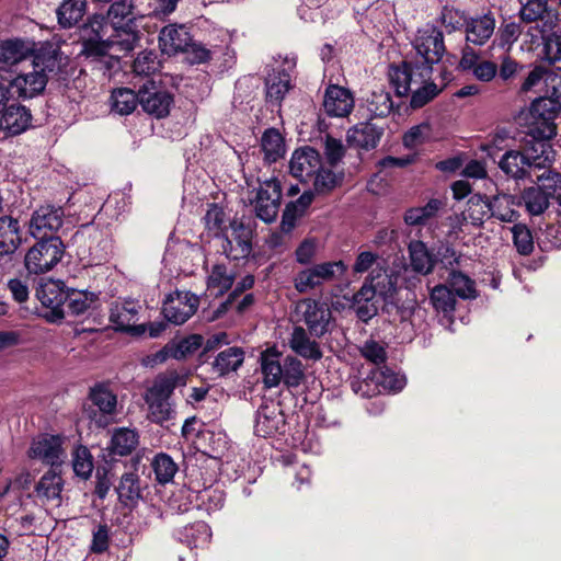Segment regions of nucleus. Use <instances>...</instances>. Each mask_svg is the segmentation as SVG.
Returning a JSON list of instances; mask_svg holds the SVG:
<instances>
[{
	"label": "nucleus",
	"mask_w": 561,
	"mask_h": 561,
	"mask_svg": "<svg viewBox=\"0 0 561 561\" xmlns=\"http://www.w3.org/2000/svg\"><path fill=\"white\" fill-rule=\"evenodd\" d=\"M64 65V56L59 42H43L42 48L31 61V68L20 71L9 84L21 99H33L42 94L47 85L50 73H57Z\"/></svg>",
	"instance_id": "obj_1"
},
{
	"label": "nucleus",
	"mask_w": 561,
	"mask_h": 561,
	"mask_svg": "<svg viewBox=\"0 0 561 561\" xmlns=\"http://www.w3.org/2000/svg\"><path fill=\"white\" fill-rule=\"evenodd\" d=\"M432 72L433 68L427 66L416 70L408 65H398L390 67L389 79L399 96L411 93V107L420 108L439 93V89L431 80Z\"/></svg>",
	"instance_id": "obj_2"
},
{
	"label": "nucleus",
	"mask_w": 561,
	"mask_h": 561,
	"mask_svg": "<svg viewBox=\"0 0 561 561\" xmlns=\"http://www.w3.org/2000/svg\"><path fill=\"white\" fill-rule=\"evenodd\" d=\"M182 380L176 371L159 375L154 379L144 397L148 405V419L151 422L162 425L173 417L175 411L170 397Z\"/></svg>",
	"instance_id": "obj_3"
},
{
	"label": "nucleus",
	"mask_w": 561,
	"mask_h": 561,
	"mask_svg": "<svg viewBox=\"0 0 561 561\" xmlns=\"http://www.w3.org/2000/svg\"><path fill=\"white\" fill-rule=\"evenodd\" d=\"M534 151L540 152V154L527 157L517 150L507 151L500 160L499 167L512 178H531L534 170L549 168L552 163V158L550 157L552 150L547 142L538 141Z\"/></svg>",
	"instance_id": "obj_4"
},
{
	"label": "nucleus",
	"mask_w": 561,
	"mask_h": 561,
	"mask_svg": "<svg viewBox=\"0 0 561 561\" xmlns=\"http://www.w3.org/2000/svg\"><path fill=\"white\" fill-rule=\"evenodd\" d=\"M413 48L414 55L403 60L401 65H408L416 70L425 66L433 68L445 53L442 31L432 25L419 30L413 41Z\"/></svg>",
	"instance_id": "obj_5"
},
{
	"label": "nucleus",
	"mask_w": 561,
	"mask_h": 561,
	"mask_svg": "<svg viewBox=\"0 0 561 561\" xmlns=\"http://www.w3.org/2000/svg\"><path fill=\"white\" fill-rule=\"evenodd\" d=\"M26 252L24 264L30 274H45L50 272L62 259L65 244L59 237L39 238Z\"/></svg>",
	"instance_id": "obj_6"
},
{
	"label": "nucleus",
	"mask_w": 561,
	"mask_h": 561,
	"mask_svg": "<svg viewBox=\"0 0 561 561\" xmlns=\"http://www.w3.org/2000/svg\"><path fill=\"white\" fill-rule=\"evenodd\" d=\"M347 271L343 261L323 262L298 272L294 278L297 291L304 294L324 283L333 282Z\"/></svg>",
	"instance_id": "obj_7"
},
{
	"label": "nucleus",
	"mask_w": 561,
	"mask_h": 561,
	"mask_svg": "<svg viewBox=\"0 0 561 561\" xmlns=\"http://www.w3.org/2000/svg\"><path fill=\"white\" fill-rule=\"evenodd\" d=\"M295 312L304 321L311 335L321 337L329 332L332 312L325 302L305 298L296 304Z\"/></svg>",
	"instance_id": "obj_8"
},
{
	"label": "nucleus",
	"mask_w": 561,
	"mask_h": 561,
	"mask_svg": "<svg viewBox=\"0 0 561 561\" xmlns=\"http://www.w3.org/2000/svg\"><path fill=\"white\" fill-rule=\"evenodd\" d=\"M41 43L30 38H10L0 41V69H13L34 56L42 48Z\"/></svg>",
	"instance_id": "obj_9"
},
{
	"label": "nucleus",
	"mask_w": 561,
	"mask_h": 561,
	"mask_svg": "<svg viewBox=\"0 0 561 561\" xmlns=\"http://www.w3.org/2000/svg\"><path fill=\"white\" fill-rule=\"evenodd\" d=\"M280 198L282 187L277 179L261 182L254 201L256 216L265 222L274 221L279 210Z\"/></svg>",
	"instance_id": "obj_10"
},
{
	"label": "nucleus",
	"mask_w": 561,
	"mask_h": 561,
	"mask_svg": "<svg viewBox=\"0 0 561 561\" xmlns=\"http://www.w3.org/2000/svg\"><path fill=\"white\" fill-rule=\"evenodd\" d=\"M36 297L42 306L47 309L44 317L48 321L56 322L64 319L68 294L61 282L48 280L41 284L36 289Z\"/></svg>",
	"instance_id": "obj_11"
},
{
	"label": "nucleus",
	"mask_w": 561,
	"mask_h": 561,
	"mask_svg": "<svg viewBox=\"0 0 561 561\" xmlns=\"http://www.w3.org/2000/svg\"><path fill=\"white\" fill-rule=\"evenodd\" d=\"M198 297L190 291L170 294L163 302L164 318L176 325L186 322L197 310Z\"/></svg>",
	"instance_id": "obj_12"
},
{
	"label": "nucleus",
	"mask_w": 561,
	"mask_h": 561,
	"mask_svg": "<svg viewBox=\"0 0 561 561\" xmlns=\"http://www.w3.org/2000/svg\"><path fill=\"white\" fill-rule=\"evenodd\" d=\"M561 111V103L553 96L539 98L531 103L530 114L541 121V127L537 128L535 138L549 140L557 135L553 119Z\"/></svg>",
	"instance_id": "obj_13"
},
{
	"label": "nucleus",
	"mask_w": 561,
	"mask_h": 561,
	"mask_svg": "<svg viewBox=\"0 0 561 561\" xmlns=\"http://www.w3.org/2000/svg\"><path fill=\"white\" fill-rule=\"evenodd\" d=\"M141 305L135 300H124L112 305L110 321L116 330L129 332L133 335H141L146 332L145 324H137Z\"/></svg>",
	"instance_id": "obj_14"
},
{
	"label": "nucleus",
	"mask_w": 561,
	"mask_h": 561,
	"mask_svg": "<svg viewBox=\"0 0 561 561\" xmlns=\"http://www.w3.org/2000/svg\"><path fill=\"white\" fill-rule=\"evenodd\" d=\"M27 456L51 467L60 465L65 457L61 437L47 434L35 437Z\"/></svg>",
	"instance_id": "obj_15"
},
{
	"label": "nucleus",
	"mask_w": 561,
	"mask_h": 561,
	"mask_svg": "<svg viewBox=\"0 0 561 561\" xmlns=\"http://www.w3.org/2000/svg\"><path fill=\"white\" fill-rule=\"evenodd\" d=\"M286 421L279 403L271 401L262 404L254 424V433L261 437H272L285 431Z\"/></svg>",
	"instance_id": "obj_16"
},
{
	"label": "nucleus",
	"mask_w": 561,
	"mask_h": 561,
	"mask_svg": "<svg viewBox=\"0 0 561 561\" xmlns=\"http://www.w3.org/2000/svg\"><path fill=\"white\" fill-rule=\"evenodd\" d=\"M229 229L222 243L224 252L232 260L247 257L251 253L252 229L237 219L230 222Z\"/></svg>",
	"instance_id": "obj_17"
},
{
	"label": "nucleus",
	"mask_w": 561,
	"mask_h": 561,
	"mask_svg": "<svg viewBox=\"0 0 561 561\" xmlns=\"http://www.w3.org/2000/svg\"><path fill=\"white\" fill-rule=\"evenodd\" d=\"M64 221V210L54 205H43L32 214L28 230L34 238H46L56 232Z\"/></svg>",
	"instance_id": "obj_18"
},
{
	"label": "nucleus",
	"mask_w": 561,
	"mask_h": 561,
	"mask_svg": "<svg viewBox=\"0 0 561 561\" xmlns=\"http://www.w3.org/2000/svg\"><path fill=\"white\" fill-rule=\"evenodd\" d=\"M89 399L96 411H91L90 417L95 420L99 426H106L108 416L117 412V397L107 385L99 383L91 388Z\"/></svg>",
	"instance_id": "obj_19"
},
{
	"label": "nucleus",
	"mask_w": 561,
	"mask_h": 561,
	"mask_svg": "<svg viewBox=\"0 0 561 561\" xmlns=\"http://www.w3.org/2000/svg\"><path fill=\"white\" fill-rule=\"evenodd\" d=\"M11 92L3 100L0 107V128L7 130L11 135H19L27 129L31 124L30 111L15 102L9 104Z\"/></svg>",
	"instance_id": "obj_20"
},
{
	"label": "nucleus",
	"mask_w": 561,
	"mask_h": 561,
	"mask_svg": "<svg viewBox=\"0 0 561 561\" xmlns=\"http://www.w3.org/2000/svg\"><path fill=\"white\" fill-rule=\"evenodd\" d=\"M108 18L103 14L92 15L82 28L84 50L88 55H96L100 45H106L110 39L108 31L117 30V26L107 22Z\"/></svg>",
	"instance_id": "obj_21"
},
{
	"label": "nucleus",
	"mask_w": 561,
	"mask_h": 561,
	"mask_svg": "<svg viewBox=\"0 0 561 561\" xmlns=\"http://www.w3.org/2000/svg\"><path fill=\"white\" fill-rule=\"evenodd\" d=\"M320 168V154L311 147H304L295 150L289 162L291 175L300 181H307L312 178L318 173Z\"/></svg>",
	"instance_id": "obj_22"
},
{
	"label": "nucleus",
	"mask_w": 561,
	"mask_h": 561,
	"mask_svg": "<svg viewBox=\"0 0 561 561\" xmlns=\"http://www.w3.org/2000/svg\"><path fill=\"white\" fill-rule=\"evenodd\" d=\"M323 107L330 116L346 117L354 107L353 94L340 85H329L325 90Z\"/></svg>",
	"instance_id": "obj_23"
},
{
	"label": "nucleus",
	"mask_w": 561,
	"mask_h": 561,
	"mask_svg": "<svg viewBox=\"0 0 561 561\" xmlns=\"http://www.w3.org/2000/svg\"><path fill=\"white\" fill-rule=\"evenodd\" d=\"M496 21L489 12L469 18L465 22L466 39L476 46H483L494 34Z\"/></svg>",
	"instance_id": "obj_24"
},
{
	"label": "nucleus",
	"mask_w": 561,
	"mask_h": 561,
	"mask_svg": "<svg viewBox=\"0 0 561 561\" xmlns=\"http://www.w3.org/2000/svg\"><path fill=\"white\" fill-rule=\"evenodd\" d=\"M191 41V35L184 25H167L159 35L160 48L167 55L184 51L190 46Z\"/></svg>",
	"instance_id": "obj_25"
},
{
	"label": "nucleus",
	"mask_w": 561,
	"mask_h": 561,
	"mask_svg": "<svg viewBox=\"0 0 561 561\" xmlns=\"http://www.w3.org/2000/svg\"><path fill=\"white\" fill-rule=\"evenodd\" d=\"M172 103V96L165 91H157L146 85L139 90V104L145 112L154 115L158 118L169 114Z\"/></svg>",
	"instance_id": "obj_26"
},
{
	"label": "nucleus",
	"mask_w": 561,
	"mask_h": 561,
	"mask_svg": "<svg viewBox=\"0 0 561 561\" xmlns=\"http://www.w3.org/2000/svg\"><path fill=\"white\" fill-rule=\"evenodd\" d=\"M21 244L19 221L9 216L0 217V257H10Z\"/></svg>",
	"instance_id": "obj_27"
},
{
	"label": "nucleus",
	"mask_w": 561,
	"mask_h": 561,
	"mask_svg": "<svg viewBox=\"0 0 561 561\" xmlns=\"http://www.w3.org/2000/svg\"><path fill=\"white\" fill-rule=\"evenodd\" d=\"M289 345L297 355L306 359L319 360L322 357L319 343L311 340L307 331L301 327L294 329Z\"/></svg>",
	"instance_id": "obj_28"
},
{
	"label": "nucleus",
	"mask_w": 561,
	"mask_h": 561,
	"mask_svg": "<svg viewBox=\"0 0 561 561\" xmlns=\"http://www.w3.org/2000/svg\"><path fill=\"white\" fill-rule=\"evenodd\" d=\"M381 135V129L371 123L364 122L348 129L347 142L359 148H375Z\"/></svg>",
	"instance_id": "obj_29"
},
{
	"label": "nucleus",
	"mask_w": 561,
	"mask_h": 561,
	"mask_svg": "<svg viewBox=\"0 0 561 561\" xmlns=\"http://www.w3.org/2000/svg\"><path fill=\"white\" fill-rule=\"evenodd\" d=\"M139 443L138 432L129 427L114 430L108 449L111 454L127 456L133 453Z\"/></svg>",
	"instance_id": "obj_30"
},
{
	"label": "nucleus",
	"mask_w": 561,
	"mask_h": 561,
	"mask_svg": "<svg viewBox=\"0 0 561 561\" xmlns=\"http://www.w3.org/2000/svg\"><path fill=\"white\" fill-rule=\"evenodd\" d=\"M236 278L232 270L224 264L213 266L207 278V290L210 295L220 296L231 288Z\"/></svg>",
	"instance_id": "obj_31"
},
{
	"label": "nucleus",
	"mask_w": 561,
	"mask_h": 561,
	"mask_svg": "<svg viewBox=\"0 0 561 561\" xmlns=\"http://www.w3.org/2000/svg\"><path fill=\"white\" fill-rule=\"evenodd\" d=\"M266 100L272 104H279L285 94L290 89V76L286 71H276L268 73L265 80Z\"/></svg>",
	"instance_id": "obj_32"
},
{
	"label": "nucleus",
	"mask_w": 561,
	"mask_h": 561,
	"mask_svg": "<svg viewBox=\"0 0 561 561\" xmlns=\"http://www.w3.org/2000/svg\"><path fill=\"white\" fill-rule=\"evenodd\" d=\"M87 0H64L57 11L58 24L64 28L76 25L84 15Z\"/></svg>",
	"instance_id": "obj_33"
},
{
	"label": "nucleus",
	"mask_w": 561,
	"mask_h": 561,
	"mask_svg": "<svg viewBox=\"0 0 561 561\" xmlns=\"http://www.w3.org/2000/svg\"><path fill=\"white\" fill-rule=\"evenodd\" d=\"M444 206V201L432 198L424 206L408 209L404 214V221L409 226L425 225L430 219L434 218Z\"/></svg>",
	"instance_id": "obj_34"
},
{
	"label": "nucleus",
	"mask_w": 561,
	"mask_h": 561,
	"mask_svg": "<svg viewBox=\"0 0 561 561\" xmlns=\"http://www.w3.org/2000/svg\"><path fill=\"white\" fill-rule=\"evenodd\" d=\"M514 206V198L511 195H495L490 199V217L503 222H515L519 215Z\"/></svg>",
	"instance_id": "obj_35"
},
{
	"label": "nucleus",
	"mask_w": 561,
	"mask_h": 561,
	"mask_svg": "<svg viewBox=\"0 0 561 561\" xmlns=\"http://www.w3.org/2000/svg\"><path fill=\"white\" fill-rule=\"evenodd\" d=\"M244 360V352L242 348L232 346L220 352L214 363L213 368L219 375H227L231 371H236Z\"/></svg>",
	"instance_id": "obj_36"
},
{
	"label": "nucleus",
	"mask_w": 561,
	"mask_h": 561,
	"mask_svg": "<svg viewBox=\"0 0 561 561\" xmlns=\"http://www.w3.org/2000/svg\"><path fill=\"white\" fill-rule=\"evenodd\" d=\"M211 538L210 527L204 522L185 526L180 534V540L191 548H204Z\"/></svg>",
	"instance_id": "obj_37"
},
{
	"label": "nucleus",
	"mask_w": 561,
	"mask_h": 561,
	"mask_svg": "<svg viewBox=\"0 0 561 561\" xmlns=\"http://www.w3.org/2000/svg\"><path fill=\"white\" fill-rule=\"evenodd\" d=\"M261 148L266 162L273 163L280 159L285 153V144L280 133L274 128L265 130L261 139Z\"/></svg>",
	"instance_id": "obj_38"
},
{
	"label": "nucleus",
	"mask_w": 561,
	"mask_h": 561,
	"mask_svg": "<svg viewBox=\"0 0 561 561\" xmlns=\"http://www.w3.org/2000/svg\"><path fill=\"white\" fill-rule=\"evenodd\" d=\"M115 31L117 32V34L115 36H110V39L106 43V45H100L98 47L96 56H102L111 51L129 53L135 48L136 43L138 41V36L135 32L123 31L121 33L118 28Z\"/></svg>",
	"instance_id": "obj_39"
},
{
	"label": "nucleus",
	"mask_w": 561,
	"mask_h": 561,
	"mask_svg": "<svg viewBox=\"0 0 561 561\" xmlns=\"http://www.w3.org/2000/svg\"><path fill=\"white\" fill-rule=\"evenodd\" d=\"M462 216L465 221L477 227L481 226L486 218H490V199L481 195L471 196Z\"/></svg>",
	"instance_id": "obj_40"
},
{
	"label": "nucleus",
	"mask_w": 561,
	"mask_h": 561,
	"mask_svg": "<svg viewBox=\"0 0 561 561\" xmlns=\"http://www.w3.org/2000/svg\"><path fill=\"white\" fill-rule=\"evenodd\" d=\"M263 382L266 388H274L283 382V363L277 355L263 354L261 358Z\"/></svg>",
	"instance_id": "obj_41"
},
{
	"label": "nucleus",
	"mask_w": 561,
	"mask_h": 561,
	"mask_svg": "<svg viewBox=\"0 0 561 561\" xmlns=\"http://www.w3.org/2000/svg\"><path fill=\"white\" fill-rule=\"evenodd\" d=\"M62 479L54 471L46 472L36 485V494L45 501H60Z\"/></svg>",
	"instance_id": "obj_42"
},
{
	"label": "nucleus",
	"mask_w": 561,
	"mask_h": 561,
	"mask_svg": "<svg viewBox=\"0 0 561 561\" xmlns=\"http://www.w3.org/2000/svg\"><path fill=\"white\" fill-rule=\"evenodd\" d=\"M448 284L455 295L461 299H474L478 296L476 282L461 272L451 270Z\"/></svg>",
	"instance_id": "obj_43"
},
{
	"label": "nucleus",
	"mask_w": 561,
	"mask_h": 561,
	"mask_svg": "<svg viewBox=\"0 0 561 561\" xmlns=\"http://www.w3.org/2000/svg\"><path fill=\"white\" fill-rule=\"evenodd\" d=\"M371 381H375L378 389L380 387L382 390L389 391H400L405 386V377L387 367L373 370Z\"/></svg>",
	"instance_id": "obj_44"
},
{
	"label": "nucleus",
	"mask_w": 561,
	"mask_h": 561,
	"mask_svg": "<svg viewBox=\"0 0 561 561\" xmlns=\"http://www.w3.org/2000/svg\"><path fill=\"white\" fill-rule=\"evenodd\" d=\"M118 499L122 502H133L141 496V484L136 472L129 471L122 474L116 485Z\"/></svg>",
	"instance_id": "obj_45"
},
{
	"label": "nucleus",
	"mask_w": 561,
	"mask_h": 561,
	"mask_svg": "<svg viewBox=\"0 0 561 561\" xmlns=\"http://www.w3.org/2000/svg\"><path fill=\"white\" fill-rule=\"evenodd\" d=\"M112 110L119 115H128L136 108L139 103V93L136 94L133 90L121 88L114 90L112 93Z\"/></svg>",
	"instance_id": "obj_46"
},
{
	"label": "nucleus",
	"mask_w": 561,
	"mask_h": 561,
	"mask_svg": "<svg viewBox=\"0 0 561 561\" xmlns=\"http://www.w3.org/2000/svg\"><path fill=\"white\" fill-rule=\"evenodd\" d=\"M411 266L421 274H428L433 270V260L426 245L421 241L411 242L409 245Z\"/></svg>",
	"instance_id": "obj_47"
},
{
	"label": "nucleus",
	"mask_w": 561,
	"mask_h": 561,
	"mask_svg": "<svg viewBox=\"0 0 561 561\" xmlns=\"http://www.w3.org/2000/svg\"><path fill=\"white\" fill-rule=\"evenodd\" d=\"M431 304L437 312L450 314L455 310L456 297L446 285H437L431 291Z\"/></svg>",
	"instance_id": "obj_48"
},
{
	"label": "nucleus",
	"mask_w": 561,
	"mask_h": 561,
	"mask_svg": "<svg viewBox=\"0 0 561 561\" xmlns=\"http://www.w3.org/2000/svg\"><path fill=\"white\" fill-rule=\"evenodd\" d=\"M151 467L154 472L156 480L161 484L171 482L178 471V465L164 453L158 454L152 459Z\"/></svg>",
	"instance_id": "obj_49"
},
{
	"label": "nucleus",
	"mask_w": 561,
	"mask_h": 561,
	"mask_svg": "<svg viewBox=\"0 0 561 561\" xmlns=\"http://www.w3.org/2000/svg\"><path fill=\"white\" fill-rule=\"evenodd\" d=\"M197 506L208 514L220 510L224 505L225 494L217 488H205L195 495Z\"/></svg>",
	"instance_id": "obj_50"
},
{
	"label": "nucleus",
	"mask_w": 561,
	"mask_h": 561,
	"mask_svg": "<svg viewBox=\"0 0 561 561\" xmlns=\"http://www.w3.org/2000/svg\"><path fill=\"white\" fill-rule=\"evenodd\" d=\"M549 197L537 186L529 187L523 193L526 209L531 215L542 214L549 206Z\"/></svg>",
	"instance_id": "obj_51"
},
{
	"label": "nucleus",
	"mask_w": 561,
	"mask_h": 561,
	"mask_svg": "<svg viewBox=\"0 0 561 561\" xmlns=\"http://www.w3.org/2000/svg\"><path fill=\"white\" fill-rule=\"evenodd\" d=\"M368 111L375 117H385L392 111L393 103L389 92L383 90L374 91L367 99Z\"/></svg>",
	"instance_id": "obj_52"
},
{
	"label": "nucleus",
	"mask_w": 561,
	"mask_h": 561,
	"mask_svg": "<svg viewBox=\"0 0 561 561\" xmlns=\"http://www.w3.org/2000/svg\"><path fill=\"white\" fill-rule=\"evenodd\" d=\"M305 377L302 364L296 357L287 356L283 362V383L287 388L298 387Z\"/></svg>",
	"instance_id": "obj_53"
},
{
	"label": "nucleus",
	"mask_w": 561,
	"mask_h": 561,
	"mask_svg": "<svg viewBox=\"0 0 561 561\" xmlns=\"http://www.w3.org/2000/svg\"><path fill=\"white\" fill-rule=\"evenodd\" d=\"M172 348V358L183 359L194 354L203 345V336L199 334H191L179 341L170 342Z\"/></svg>",
	"instance_id": "obj_54"
},
{
	"label": "nucleus",
	"mask_w": 561,
	"mask_h": 561,
	"mask_svg": "<svg viewBox=\"0 0 561 561\" xmlns=\"http://www.w3.org/2000/svg\"><path fill=\"white\" fill-rule=\"evenodd\" d=\"M93 458L90 450L84 446H78L72 454V468L75 473L88 479L93 471Z\"/></svg>",
	"instance_id": "obj_55"
},
{
	"label": "nucleus",
	"mask_w": 561,
	"mask_h": 561,
	"mask_svg": "<svg viewBox=\"0 0 561 561\" xmlns=\"http://www.w3.org/2000/svg\"><path fill=\"white\" fill-rule=\"evenodd\" d=\"M548 14L547 0H527L519 10L522 21L526 23L542 21Z\"/></svg>",
	"instance_id": "obj_56"
},
{
	"label": "nucleus",
	"mask_w": 561,
	"mask_h": 561,
	"mask_svg": "<svg viewBox=\"0 0 561 561\" xmlns=\"http://www.w3.org/2000/svg\"><path fill=\"white\" fill-rule=\"evenodd\" d=\"M134 72L138 76H150L160 69L158 56L152 50H144L138 54L133 65Z\"/></svg>",
	"instance_id": "obj_57"
},
{
	"label": "nucleus",
	"mask_w": 561,
	"mask_h": 561,
	"mask_svg": "<svg viewBox=\"0 0 561 561\" xmlns=\"http://www.w3.org/2000/svg\"><path fill=\"white\" fill-rule=\"evenodd\" d=\"M538 188H540L549 198L558 199L561 195V174L548 170L536 176Z\"/></svg>",
	"instance_id": "obj_58"
},
{
	"label": "nucleus",
	"mask_w": 561,
	"mask_h": 561,
	"mask_svg": "<svg viewBox=\"0 0 561 561\" xmlns=\"http://www.w3.org/2000/svg\"><path fill=\"white\" fill-rule=\"evenodd\" d=\"M513 242L517 252L522 255H528L534 250V239L530 230L525 225H514L511 228Z\"/></svg>",
	"instance_id": "obj_59"
},
{
	"label": "nucleus",
	"mask_w": 561,
	"mask_h": 561,
	"mask_svg": "<svg viewBox=\"0 0 561 561\" xmlns=\"http://www.w3.org/2000/svg\"><path fill=\"white\" fill-rule=\"evenodd\" d=\"M432 128L426 122L411 127L403 136V145L407 148H416L431 139Z\"/></svg>",
	"instance_id": "obj_60"
},
{
	"label": "nucleus",
	"mask_w": 561,
	"mask_h": 561,
	"mask_svg": "<svg viewBox=\"0 0 561 561\" xmlns=\"http://www.w3.org/2000/svg\"><path fill=\"white\" fill-rule=\"evenodd\" d=\"M343 181V173H335L329 169L320 168L314 179V188L318 193H328L339 186Z\"/></svg>",
	"instance_id": "obj_61"
},
{
	"label": "nucleus",
	"mask_w": 561,
	"mask_h": 561,
	"mask_svg": "<svg viewBox=\"0 0 561 561\" xmlns=\"http://www.w3.org/2000/svg\"><path fill=\"white\" fill-rule=\"evenodd\" d=\"M131 0H118L111 4L107 18L115 26H118L121 21L131 22L135 18Z\"/></svg>",
	"instance_id": "obj_62"
},
{
	"label": "nucleus",
	"mask_w": 561,
	"mask_h": 561,
	"mask_svg": "<svg viewBox=\"0 0 561 561\" xmlns=\"http://www.w3.org/2000/svg\"><path fill=\"white\" fill-rule=\"evenodd\" d=\"M359 351L363 357L375 365L383 364L387 358L385 344L374 339L365 341Z\"/></svg>",
	"instance_id": "obj_63"
},
{
	"label": "nucleus",
	"mask_w": 561,
	"mask_h": 561,
	"mask_svg": "<svg viewBox=\"0 0 561 561\" xmlns=\"http://www.w3.org/2000/svg\"><path fill=\"white\" fill-rule=\"evenodd\" d=\"M522 27L516 22L502 24L497 31L495 43L502 48H510L520 36Z\"/></svg>",
	"instance_id": "obj_64"
}]
</instances>
